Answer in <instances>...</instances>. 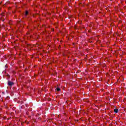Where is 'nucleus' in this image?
Returning a JSON list of instances; mask_svg holds the SVG:
<instances>
[{"instance_id":"nucleus-1","label":"nucleus","mask_w":126,"mask_h":126,"mask_svg":"<svg viewBox=\"0 0 126 126\" xmlns=\"http://www.w3.org/2000/svg\"><path fill=\"white\" fill-rule=\"evenodd\" d=\"M8 85H9V86H12V85H13V83L11 81H8Z\"/></svg>"},{"instance_id":"nucleus-2","label":"nucleus","mask_w":126,"mask_h":126,"mask_svg":"<svg viewBox=\"0 0 126 126\" xmlns=\"http://www.w3.org/2000/svg\"><path fill=\"white\" fill-rule=\"evenodd\" d=\"M118 111H119L118 109H114L115 113H118Z\"/></svg>"},{"instance_id":"nucleus-3","label":"nucleus","mask_w":126,"mask_h":126,"mask_svg":"<svg viewBox=\"0 0 126 126\" xmlns=\"http://www.w3.org/2000/svg\"><path fill=\"white\" fill-rule=\"evenodd\" d=\"M57 91H61V89H60L59 88H57Z\"/></svg>"},{"instance_id":"nucleus-4","label":"nucleus","mask_w":126,"mask_h":126,"mask_svg":"<svg viewBox=\"0 0 126 126\" xmlns=\"http://www.w3.org/2000/svg\"><path fill=\"white\" fill-rule=\"evenodd\" d=\"M25 14L26 15H28V12L27 11H26Z\"/></svg>"}]
</instances>
